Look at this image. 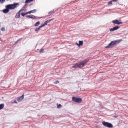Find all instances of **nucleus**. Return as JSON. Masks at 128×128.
<instances>
[{"mask_svg":"<svg viewBox=\"0 0 128 128\" xmlns=\"http://www.w3.org/2000/svg\"><path fill=\"white\" fill-rule=\"evenodd\" d=\"M24 98V94H23L21 96L18 98L17 100L18 102L21 101Z\"/></svg>","mask_w":128,"mask_h":128,"instance_id":"obj_9","label":"nucleus"},{"mask_svg":"<svg viewBox=\"0 0 128 128\" xmlns=\"http://www.w3.org/2000/svg\"><path fill=\"white\" fill-rule=\"evenodd\" d=\"M4 106V104H0V110L2 109Z\"/></svg>","mask_w":128,"mask_h":128,"instance_id":"obj_14","label":"nucleus"},{"mask_svg":"<svg viewBox=\"0 0 128 128\" xmlns=\"http://www.w3.org/2000/svg\"><path fill=\"white\" fill-rule=\"evenodd\" d=\"M19 4L18 3L7 5L6 6V9L3 10L2 12L4 13H7L9 12L10 9H14Z\"/></svg>","mask_w":128,"mask_h":128,"instance_id":"obj_1","label":"nucleus"},{"mask_svg":"<svg viewBox=\"0 0 128 128\" xmlns=\"http://www.w3.org/2000/svg\"><path fill=\"white\" fill-rule=\"evenodd\" d=\"M112 22L113 23L118 24H120L122 23L121 22H119L118 20H115L112 21Z\"/></svg>","mask_w":128,"mask_h":128,"instance_id":"obj_6","label":"nucleus"},{"mask_svg":"<svg viewBox=\"0 0 128 128\" xmlns=\"http://www.w3.org/2000/svg\"><path fill=\"white\" fill-rule=\"evenodd\" d=\"M44 51V50L43 48H42L40 49V53L43 52Z\"/></svg>","mask_w":128,"mask_h":128,"instance_id":"obj_22","label":"nucleus"},{"mask_svg":"<svg viewBox=\"0 0 128 128\" xmlns=\"http://www.w3.org/2000/svg\"><path fill=\"white\" fill-rule=\"evenodd\" d=\"M54 18H52L49 20H48L44 22H45V25H46L47 23L49 22L50 21L52 20H54Z\"/></svg>","mask_w":128,"mask_h":128,"instance_id":"obj_10","label":"nucleus"},{"mask_svg":"<svg viewBox=\"0 0 128 128\" xmlns=\"http://www.w3.org/2000/svg\"><path fill=\"white\" fill-rule=\"evenodd\" d=\"M21 39V38H20V39H18V40L16 42H15V44H16L17 43H18V42Z\"/></svg>","mask_w":128,"mask_h":128,"instance_id":"obj_29","label":"nucleus"},{"mask_svg":"<svg viewBox=\"0 0 128 128\" xmlns=\"http://www.w3.org/2000/svg\"><path fill=\"white\" fill-rule=\"evenodd\" d=\"M40 24V22L38 21L35 23L34 26H37Z\"/></svg>","mask_w":128,"mask_h":128,"instance_id":"obj_15","label":"nucleus"},{"mask_svg":"<svg viewBox=\"0 0 128 128\" xmlns=\"http://www.w3.org/2000/svg\"><path fill=\"white\" fill-rule=\"evenodd\" d=\"M1 30L2 31H4L5 30V28H4L2 27L1 28Z\"/></svg>","mask_w":128,"mask_h":128,"instance_id":"obj_23","label":"nucleus"},{"mask_svg":"<svg viewBox=\"0 0 128 128\" xmlns=\"http://www.w3.org/2000/svg\"><path fill=\"white\" fill-rule=\"evenodd\" d=\"M79 44H78V43H76V44L78 46H82L83 44V42L82 41H79Z\"/></svg>","mask_w":128,"mask_h":128,"instance_id":"obj_13","label":"nucleus"},{"mask_svg":"<svg viewBox=\"0 0 128 128\" xmlns=\"http://www.w3.org/2000/svg\"><path fill=\"white\" fill-rule=\"evenodd\" d=\"M5 0H0V2H1V3H2L4 2Z\"/></svg>","mask_w":128,"mask_h":128,"instance_id":"obj_27","label":"nucleus"},{"mask_svg":"<svg viewBox=\"0 0 128 128\" xmlns=\"http://www.w3.org/2000/svg\"><path fill=\"white\" fill-rule=\"evenodd\" d=\"M72 99L73 102L77 103H80L82 101V98H77L76 97L74 96L72 97Z\"/></svg>","mask_w":128,"mask_h":128,"instance_id":"obj_3","label":"nucleus"},{"mask_svg":"<svg viewBox=\"0 0 128 128\" xmlns=\"http://www.w3.org/2000/svg\"><path fill=\"white\" fill-rule=\"evenodd\" d=\"M45 22H44V24H42L40 26H39L40 28H41L42 27L44 26H45Z\"/></svg>","mask_w":128,"mask_h":128,"instance_id":"obj_19","label":"nucleus"},{"mask_svg":"<svg viewBox=\"0 0 128 128\" xmlns=\"http://www.w3.org/2000/svg\"><path fill=\"white\" fill-rule=\"evenodd\" d=\"M15 17L16 18H18L20 17V12H18L16 14Z\"/></svg>","mask_w":128,"mask_h":128,"instance_id":"obj_12","label":"nucleus"},{"mask_svg":"<svg viewBox=\"0 0 128 128\" xmlns=\"http://www.w3.org/2000/svg\"><path fill=\"white\" fill-rule=\"evenodd\" d=\"M116 41H112L108 44V45L105 47L106 48H110L112 46L116 44Z\"/></svg>","mask_w":128,"mask_h":128,"instance_id":"obj_5","label":"nucleus"},{"mask_svg":"<svg viewBox=\"0 0 128 128\" xmlns=\"http://www.w3.org/2000/svg\"><path fill=\"white\" fill-rule=\"evenodd\" d=\"M17 103V102L16 101V100H14V102H13L12 103Z\"/></svg>","mask_w":128,"mask_h":128,"instance_id":"obj_30","label":"nucleus"},{"mask_svg":"<svg viewBox=\"0 0 128 128\" xmlns=\"http://www.w3.org/2000/svg\"><path fill=\"white\" fill-rule=\"evenodd\" d=\"M24 10V9L22 8L19 11V12H23Z\"/></svg>","mask_w":128,"mask_h":128,"instance_id":"obj_26","label":"nucleus"},{"mask_svg":"<svg viewBox=\"0 0 128 128\" xmlns=\"http://www.w3.org/2000/svg\"><path fill=\"white\" fill-rule=\"evenodd\" d=\"M102 124L104 126L108 128H112L113 127V126L111 124L107 122L103 121Z\"/></svg>","mask_w":128,"mask_h":128,"instance_id":"obj_4","label":"nucleus"},{"mask_svg":"<svg viewBox=\"0 0 128 128\" xmlns=\"http://www.w3.org/2000/svg\"><path fill=\"white\" fill-rule=\"evenodd\" d=\"M36 9H34L33 10L28 12V14H30L31 13H34L36 12Z\"/></svg>","mask_w":128,"mask_h":128,"instance_id":"obj_11","label":"nucleus"},{"mask_svg":"<svg viewBox=\"0 0 128 128\" xmlns=\"http://www.w3.org/2000/svg\"><path fill=\"white\" fill-rule=\"evenodd\" d=\"M28 14V12H26V13H21V14L23 16H24L25 14Z\"/></svg>","mask_w":128,"mask_h":128,"instance_id":"obj_16","label":"nucleus"},{"mask_svg":"<svg viewBox=\"0 0 128 128\" xmlns=\"http://www.w3.org/2000/svg\"><path fill=\"white\" fill-rule=\"evenodd\" d=\"M26 17L28 18H31L32 19H35L36 18V17L32 15H27Z\"/></svg>","mask_w":128,"mask_h":128,"instance_id":"obj_8","label":"nucleus"},{"mask_svg":"<svg viewBox=\"0 0 128 128\" xmlns=\"http://www.w3.org/2000/svg\"><path fill=\"white\" fill-rule=\"evenodd\" d=\"M62 106L60 104H59L57 106V107L58 108H61Z\"/></svg>","mask_w":128,"mask_h":128,"instance_id":"obj_20","label":"nucleus"},{"mask_svg":"<svg viewBox=\"0 0 128 128\" xmlns=\"http://www.w3.org/2000/svg\"><path fill=\"white\" fill-rule=\"evenodd\" d=\"M49 14H50V15H51L52 14H53V11H52L51 12H50L49 13Z\"/></svg>","mask_w":128,"mask_h":128,"instance_id":"obj_21","label":"nucleus"},{"mask_svg":"<svg viewBox=\"0 0 128 128\" xmlns=\"http://www.w3.org/2000/svg\"><path fill=\"white\" fill-rule=\"evenodd\" d=\"M88 62V60H85L82 61L81 62H80L76 64L77 67L78 68L82 67L86 64V63Z\"/></svg>","mask_w":128,"mask_h":128,"instance_id":"obj_2","label":"nucleus"},{"mask_svg":"<svg viewBox=\"0 0 128 128\" xmlns=\"http://www.w3.org/2000/svg\"><path fill=\"white\" fill-rule=\"evenodd\" d=\"M77 67V65H76V64H75V66H72L73 68H76Z\"/></svg>","mask_w":128,"mask_h":128,"instance_id":"obj_28","label":"nucleus"},{"mask_svg":"<svg viewBox=\"0 0 128 128\" xmlns=\"http://www.w3.org/2000/svg\"><path fill=\"white\" fill-rule=\"evenodd\" d=\"M33 0H26L25 2L26 3H28L29 2H32L33 1Z\"/></svg>","mask_w":128,"mask_h":128,"instance_id":"obj_17","label":"nucleus"},{"mask_svg":"<svg viewBox=\"0 0 128 128\" xmlns=\"http://www.w3.org/2000/svg\"><path fill=\"white\" fill-rule=\"evenodd\" d=\"M119 27L118 26H116L113 27L112 28H111L110 30L111 32H112L115 30H116L118 29Z\"/></svg>","mask_w":128,"mask_h":128,"instance_id":"obj_7","label":"nucleus"},{"mask_svg":"<svg viewBox=\"0 0 128 128\" xmlns=\"http://www.w3.org/2000/svg\"><path fill=\"white\" fill-rule=\"evenodd\" d=\"M114 117V118H116L117 117H118V115H116V116H113Z\"/></svg>","mask_w":128,"mask_h":128,"instance_id":"obj_31","label":"nucleus"},{"mask_svg":"<svg viewBox=\"0 0 128 128\" xmlns=\"http://www.w3.org/2000/svg\"><path fill=\"white\" fill-rule=\"evenodd\" d=\"M40 27L39 26L38 28H36V29L35 30V31H38L39 30V29H40Z\"/></svg>","mask_w":128,"mask_h":128,"instance_id":"obj_24","label":"nucleus"},{"mask_svg":"<svg viewBox=\"0 0 128 128\" xmlns=\"http://www.w3.org/2000/svg\"><path fill=\"white\" fill-rule=\"evenodd\" d=\"M112 1L111 0V1H110V2H108V5H110V4H112Z\"/></svg>","mask_w":128,"mask_h":128,"instance_id":"obj_18","label":"nucleus"},{"mask_svg":"<svg viewBox=\"0 0 128 128\" xmlns=\"http://www.w3.org/2000/svg\"><path fill=\"white\" fill-rule=\"evenodd\" d=\"M59 83V81L58 80L56 82H54V83L55 84H56Z\"/></svg>","mask_w":128,"mask_h":128,"instance_id":"obj_25","label":"nucleus"}]
</instances>
